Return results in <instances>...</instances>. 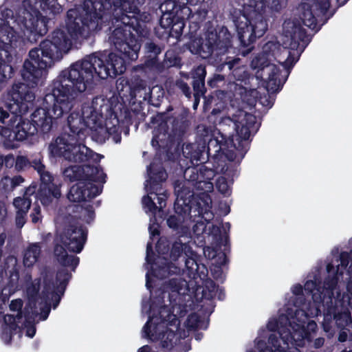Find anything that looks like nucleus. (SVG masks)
Listing matches in <instances>:
<instances>
[{
  "label": "nucleus",
  "mask_w": 352,
  "mask_h": 352,
  "mask_svg": "<svg viewBox=\"0 0 352 352\" xmlns=\"http://www.w3.org/2000/svg\"><path fill=\"white\" fill-rule=\"evenodd\" d=\"M120 1V5L116 3L111 13L110 26L113 25V19L117 22L120 21V25L113 30L109 38L120 55L107 50L98 51L71 65L79 72L80 76L91 90L94 88L95 79L116 78L125 72L127 65L138 58L142 40L133 34L132 30L139 37H146L149 32L146 24L151 19V15L140 11V7L146 0Z\"/></svg>",
  "instance_id": "nucleus-1"
},
{
  "label": "nucleus",
  "mask_w": 352,
  "mask_h": 352,
  "mask_svg": "<svg viewBox=\"0 0 352 352\" xmlns=\"http://www.w3.org/2000/svg\"><path fill=\"white\" fill-rule=\"evenodd\" d=\"M92 90L83 80L80 73L71 65L63 70L47 87L43 98L44 107L32 113L31 119L36 129V134L43 139L49 138L58 120L67 115L78 96H87Z\"/></svg>",
  "instance_id": "nucleus-2"
},
{
  "label": "nucleus",
  "mask_w": 352,
  "mask_h": 352,
  "mask_svg": "<svg viewBox=\"0 0 352 352\" xmlns=\"http://www.w3.org/2000/svg\"><path fill=\"white\" fill-rule=\"evenodd\" d=\"M72 46V42L62 29L54 30L52 34L41 42L38 47L32 49L21 70L25 85L32 89L42 82L47 69L62 59Z\"/></svg>",
  "instance_id": "nucleus-3"
},
{
  "label": "nucleus",
  "mask_w": 352,
  "mask_h": 352,
  "mask_svg": "<svg viewBox=\"0 0 352 352\" xmlns=\"http://www.w3.org/2000/svg\"><path fill=\"white\" fill-rule=\"evenodd\" d=\"M208 14L206 8H199L192 16L195 21L190 24L189 41L186 48L192 54L202 58H208L212 55L226 54L232 47V36L227 27L220 25L217 19H212L204 23L203 33L199 36L196 34L205 21Z\"/></svg>",
  "instance_id": "nucleus-4"
},
{
  "label": "nucleus",
  "mask_w": 352,
  "mask_h": 352,
  "mask_svg": "<svg viewBox=\"0 0 352 352\" xmlns=\"http://www.w3.org/2000/svg\"><path fill=\"white\" fill-rule=\"evenodd\" d=\"M91 116L85 119L83 113L74 111L67 118L70 133H62L49 145L50 154L54 157H63L69 162H85L95 154L83 143Z\"/></svg>",
  "instance_id": "nucleus-5"
},
{
  "label": "nucleus",
  "mask_w": 352,
  "mask_h": 352,
  "mask_svg": "<svg viewBox=\"0 0 352 352\" xmlns=\"http://www.w3.org/2000/svg\"><path fill=\"white\" fill-rule=\"evenodd\" d=\"M286 3L287 0H248L246 4L253 8V15L249 18L243 14L234 20L240 45L250 47L249 51L252 50L253 47L251 45L256 38L262 37L268 30L267 21L264 14L266 7L279 12Z\"/></svg>",
  "instance_id": "nucleus-6"
},
{
  "label": "nucleus",
  "mask_w": 352,
  "mask_h": 352,
  "mask_svg": "<svg viewBox=\"0 0 352 352\" xmlns=\"http://www.w3.org/2000/svg\"><path fill=\"white\" fill-rule=\"evenodd\" d=\"M151 123L157 124L153 131L151 145L159 149L182 140L190 122L184 114L170 116L168 112H161L151 118Z\"/></svg>",
  "instance_id": "nucleus-7"
},
{
  "label": "nucleus",
  "mask_w": 352,
  "mask_h": 352,
  "mask_svg": "<svg viewBox=\"0 0 352 352\" xmlns=\"http://www.w3.org/2000/svg\"><path fill=\"white\" fill-rule=\"evenodd\" d=\"M133 124L132 113L127 107H123L120 113L113 112L111 117L103 123L102 118L91 115V120L87 126V135L100 144L104 143L112 137L116 143L121 141L120 124L131 125Z\"/></svg>",
  "instance_id": "nucleus-8"
},
{
  "label": "nucleus",
  "mask_w": 352,
  "mask_h": 352,
  "mask_svg": "<svg viewBox=\"0 0 352 352\" xmlns=\"http://www.w3.org/2000/svg\"><path fill=\"white\" fill-rule=\"evenodd\" d=\"M205 140L206 154L208 159L212 160V167L207 170L209 175L206 179H210L216 174H225L228 169V162L234 161L236 154L232 148L233 138H227L219 131Z\"/></svg>",
  "instance_id": "nucleus-9"
},
{
  "label": "nucleus",
  "mask_w": 352,
  "mask_h": 352,
  "mask_svg": "<svg viewBox=\"0 0 352 352\" xmlns=\"http://www.w3.org/2000/svg\"><path fill=\"white\" fill-rule=\"evenodd\" d=\"M251 65L254 69H257V78L266 82L267 94L260 97V103L267 108H271L274 105L275 98L269 93L274 94L282 89L285 81V79L280 78L282 71L278 66L258 57L252 60Z\"/></svg>",
  "instance_id": "nucleus-10"
},
{
  "label": "nucleus",
  "mask_w": 352,
  "mask_h": 352,
  "mask_svg": "<svg viewBox=\"0 0 352 352\" xmlns=\"http://www.w3.org/2000/svg\"><path fill=\"white\" fill-rule=\"evenodd\" d=\"M10 102L0 107V123L6 124L16 118V111L26 113L33 104L35 94L28 85L19 83L13 85L10 93Z\"/></svg>",
  "instance_id": "nucleus-11"
},
{
  "label": "nucleus",
  "mask_w": 352,
  "mask_h": 352,
  "mask_svg": "<svg viewBox=\"0 0 352 352\" xmlns=\"http://www.w3.org/2000/svg\"><path fill=\"white\" fill-rule=\"evenodd\" d=\"M15 21L23 32L24 39L31 43H36L48 32L49 19L32 6L21 9Z\"/></svg>",
  "instance_id": "nucleus-12"
},
{
  "label": "nucleus",
  "mask_w": 352,
  "mask_h": 352,
  "mask_svg": "<svg viewBox=\"0 0 352 352\" xmlns=\"http://www.w3.org/2000/svg\"><path fill=\"white\" fill-rule=\"evenodd\" d=\"M29 166L36 170L40 177V186L38 189L37 197L44 206H50L56 199L61 196V183L47 170L41 158L30 161Z\"/></svg>",
  "instance_id": "nucleus-13"
},
{
  "label": "nucleus",
  "mask_w": 352,
  "mask_h": 352,
  "mask_svg": "<svg viewBox=\"0 0 352 352\" xmlns=\"http://www.w3.org/2000/svg\"><path fill=\"white\" fill-rule=\"evenodd\" d=\"M148 179L146 180L145 189L148 194L154 195L159 205L157 211L163 212V208L166 206L167 195L162 188L168 174L160 162H152L147 167Z\"/></svg>",
  "instance_id": "nucleus-14"
},
{
  "label": "nucleus",
  "mask_w": 352,
  "mask_h": 352,
  "mask_svg": "<svg viewBox=\"0 0 352 352\" xmlns=\"http://www.w3.org/2000/svg\"><path fill=\"white\" fill-rule=\"evenodd\" d=\"M162 311H160L162 327L159 331V340L161 347L170 351L180 340V336L177 332L179 327V320L176 315L168 311L166 317L163 318Z\"/></svg>",
  "instance_id": "nucleus-15"
},
{
  "label": "nucleus",
  "mask_w": 352,
  "mask_h": 352,
  "mask_svg": "<svg viewBox=\"0 0 352 352\" xmlns=\"http://www.w3.org/2000/svg\"><path fill=\"white\" fill-rule=\"evenodd\" d=\"M146 261L151 265L152 274L159 279H164L173 274H179L180 267L174 263H170L167 258L157 254L155 257L151 243L148 242L146 245Z\"/></svg>",
  "instance_id": "nucleus-16"
},
{
  "label": "nucleus",
  "mask_w": 352,
  "mask_h": 352,
  "mask_svg": "<svg viewBox=\"0 0 352 352\" xmlns=\"http://www.w3.org/2000/svg\"><path fill=\"white\" fill-rule=\"evenodd\" d=\"M330 6V0H311L302 3L300 18L305 26L314 30L317 28L318 18L324 16Z\"/></svg>",
  "instance_id": "nucleus-17"
},
{
  "label": "nucleus",
  "mask_w": 352,
  "mask_h": 352,
  "mask_svg": "<svg viewBox=\"0 0 352 352\" xmlns=\"http://www.w3.org/2000/svg\"><path fill=\"white\" fill-rule=\"evenodd\" d=\"M211 199L207 194H202L201 195L197 196L195 198L188 200V202L182 206L184 212L183 213L187 221H196V219L200 218L208 221L205 215H208L209 218H212L213 214L210 212L211 209Z\"/></svg>",
  "instance_id": "nucleus-18"
},
{
  "label": "nucleus",
  "mask_w": 352,
  "mask_h": 352,
  "mask_svg": "<svg viewBox=\"0 0 352 352\" xmlns=\"http://www.w3.org/2000/svg\"><path fill=\"white\" fill-rule=\"evenodd\" d=\"M155 249L157 254L167 258L170 263L177 261L183 253L186 256L188 253H192L191 247L188 243H182L180 239L171 242L166 237L160 238Z\"/></svg>",
  "instance_id": "nucleus-19"
},
{
  "label": "nucleus",
  "mask_w": 352,
  "mask_h": 352,
  "mask_svg": "<svg viewBox=\"0 0 352 352\" xmlns=\"http://www.w3.org/2000/svg\"><path fill=\"white\" fill-rule=\"evenodd\" d=\"M332 320L338 329H345L352 327V318L349 310L344 307H338L332 304H327V308L324 309V330L329 331L330 323Z\"/></svg>",
  "instance_id": "nucleus-20"
},
{
  "label": "nucleus",
  "mask_w": 352,
  "mask_h": 352,
  "mask_svg": "<svg viewBox=\"0 0 352 352\" xmlns=\"http://www.w3.org/2000/svg\"><path fill=\"white\" fill-rule=\"evenodd\" d=\"M103 186H98L91 182H78L73 185L67 194V199L71 202H81L91 199L99 195L102 191Z\"/></svg>",
  "instance_id": "nucleus-21"
},
{
  "label": "nucleus",
  "mask_w": 352,
  "mask_h": 352,
  "mask_svg": "<svg viewBox=\"0 0 352 352\" xmlns=\"http://www.w3.org/2000/svg\"><path fill=\"white\" fill-rule=\"evenodd\" d=\"M164 47L152 41L144 44V62L141 65L142 68L151 72L161 73L164 70V63L160 61L158 56L162 53Z\"/></svg>",
  "instance_id": "nucleus-22"
},
{
  "label": "nucleus",
  "mask_w": 352,
  "mask_h": 352,
  "mask_svg": "<svg viewBox=\"0 0 352 352\" xmlns=\"http://www.w3.org/2000/svg\"><path fill=\"white\" fill-rule=\"evenodd\" d=\"M188 12L178 14L167 21L168 25L159 24V27L155 28L157 36L160 38H168L169 37L179 38L182 35L185 27V19Z\"/></svg>",
  "instance_id": "nucleus-23"
},
{
  "label": "nucleus",
  "mask_w": 352,
  "mask_h": 352,
  "mask_svg": "<svg viewBox=\"0 0 352 352\" xmlns=\"http://www.w3.org/2000/svg\"><path fill=\"white\" fill-rule=\"evenodd\" d=\"M226 76L220 74H212L208 77L207 80V86L210 89H215L208 96H204V106L214 104L217 105L219 100H222L226 96V91L221 90V88L226 85Z\"/></svg>",
  "instance_id": "nucleus-24"
},
{
  "label": "nucleus",
  "mask_w": 352,
  "mask_h": 352,
  "mask_svg": "<svg viewBox=\"0 0 352 352\" xmlns=\"http://www.w3.org/2000/svg\"><path fill=\"white\" fill-rule=\"evenodd\" d=\"M327 272L329 275L321 284L322 294L324 296V304H332L333 291L338 285L339 277L343 275L344 272L340 271L339 265L335 272L334 265L331 263L327 265Z\"/></svg>",
  "instance_id": "nucleus-25"
},
{
  "label": "nucleus",
  "mask_w": 352,
  "mask_h": 352,
  "mask_svg": "<svg viewBox=\"0 0 352 352\" xmlns=\"http://www.w3.org/2000/svg\"><path fill=\"white\" fill-rule=\"evenodd\" d=\"M207 72L205 66L199 65L194 68L190 72L192 78V86L193 89L194 105H197L200 98L206 96L207 87L206 86V77Z\"/></svg>",
  "instance_id": "nucleus-26"
},
{
  "label": "nucleus",
  "mask_w": 352,
  "mask_h": 352,
  "mask_svg": "<svg viewBox=\"0 0 352 352\" xmlns=\"http://www.w3.org/2000/svg\"><path fill=\"white\" fill-rule=\"evenodd\" d=\"M162 14L159 20V24L167 25V21L171 20L175 16L189 12L190 8L185 6L181 0H165L160 6Z\"/></svg>",
  "instance_id": "nucleus-27"
},
{
  "label": "nucleus",
  "mask_w": 352,
  "mask_h": 352,
  "mask_svg": "<svg viewBox=\"0 0 352 352\" xmlns=\"http://www.w3.org/2000/svg\"><path fill=\"white\" fill-rule=\"evenodd\" d=\"M22 114L16 111V118L13 123L14 130L13 139L17 141H23L36 134V129L34 126L32 120L24 119Z\"/></svg>",
  "instance_id": "nucleus-28"
},
{
  "label": "nucleus",
  "mask_w": 352,
  "mask_h": 352,
  "mask_svg": "<svg viewBox=\"0 0 352 352\" xmlns=\"http://www.w3.org/2000/svg\"><path fill=\"white\" fill-rule=\"evenodd\" d=\"M311 41L307 31L301 25H294L289 39V44L286 47L302 52ZM287 45L286 43H285Z\"/></svg>",
  "instance_id": "nucleus-29"
},
{
  "label": "nucleus",
  "mask_w": 352,
  "mask_h": 352,
  "mask_svg": "<svg viewBox=\"0 0 352 352\" xmlns=\"http://www.w3.org/2000/svg\"><path fill=\"white\" fill-rule=\"evenodd\" d=\"M174 190L176 195V199L174 204L175 212H184L182 206L185 205L188 200L197 197L193 190L184 183L176 181L174 183Z\"/></svg>",
  "instance_id": "nucleus-30"
},
{
  "label": "nucleus",
  "mask_w": 352,
  "mask_h": 352,
  "mask_svg": "<svg viewBox=\"0 0 352 352\" xmlns=\"http://www.w3.org/2000/svg\"><path fill=\"white\" fill-rule=\"evenodd\" d=\"M252 133L254 132L252 131L248 126L239 122V124L236 125V135L235 137H229L230 138H233L234 146L232 148L234 151L239 152L242 157H244L248 151L247 141L249 140Z\"/></svg>",
  "instance_id": "nucleus-31"
},
{
  "label": "nucleus",
  "mask_w": 352,
  "mask_h": 352,
  "mask_svg": "<svg viewBox=\"0 0 352 352\" xmlns=\"http://www.w3.org/2000/svg\"><path fill=\"white\" fill-rule=\"evenodd\" d=\"M56 285L57 283L55 284L52 278H44L42 296L46 303H47V302H52L53 309H56L58 307L60 302L61 297L63 296V294H60L56 289Z\"/></svg>",
  "instance_id": "nucleus-32"
},
{
  "label": "nucleus",
  "mask_w": 352,
  "mask_h": 352,
  "mask_svg": "<svg viewBox=\"0 0 352 352\" xmlns=\"http://www.w3.org/2000/svg\"><path fill=\"white\" fill-rule=\"evenodd\" d=\"M321 278L315 275L314 280H308L304 285V291L308 297H311L316 304H322L324 306V296L322 294Z\"/></svg>",
  "instance_id": "nucleus-33"
},
{
  "label": "nucleus",
  "mask_w": 352,
  "mask_h": 352,
  "mask_svg": "<svg viewBox=\"0 0 352 352\" xmlns=\"http://www.w3.org/2000/svg\"><path fill=\"white\" fill-rule=\"evenodd\" d=\"M82 182H91L92 184L98 182L102 184L106 182L107 175L99 165L85 164L82 166Z\"/></svg>",
  "instance_id": "nucleus-34"
},
{
  "label": "nucleus",
  "mask_w": 352,
  "mask_h": 352,
  "mask_svg": "<svg viewBox=\"0 0 352 352\" xmlns=\"http://www.w3.org/2000/svg\"><path fill=\"white\" fill-rule=\"evenodd\" d=\"M241 59L234 58L226 61L222 65H226L234 78L237 81L243 82L249 78L250 74L244 65H240Z\"/></svg>",
  "instance_id": "nucleus-35"
},
{
  "label": "nucleus",
  "mask_w": 352,
  "mask_h": 352,
  "mask_svg": "<svg viewBox=\"0 0 352 352\" xmlns=\"http://www.w3.org/2000/svg\"><path fill=\"white\" fill-rule=\"evenodd\" d=\"M164 287L170 292V297H173V294L184 296L190 290L188 282L181 277L170 278L164 283Z\"/></svg>",
  "instance_id": "nucleus-36"
},
{
  "label": "nucleus",
  "mask_w": 352,
  "mask_h": 352,
  "mask_svg": "<svg viewBox=\"0 0 352 352\" xmlns=\"http://www.w3.org/2000/svg\"><path fill=\"white\" fill-rule=\"evenodd\" d=\"M206 234L212 236L215 240L217 245L219 247L224 246V251L230 252V237L229 234L225 231L224 234H221V228L217 225H207Z\"/></svg>",
  "instance_id": "nucleus-37"
},
{
  "label": "nucleus",
  "mask_w": 352,
  "mask_h": 352,
  "mask_svg": "<svg viewBox=\"0 0 352 352\" xmlns=\"http://www.w3.org/2000/svg\"><path fill=\"white\" fill-rule=\"evenodd\" d=\"M185 267L188 276L191 278H203L207 275L208 270L205 265L199 263L196 259L188 257L185 259Z\"/></svg>",
  "instance_id": "nucleus-38"
},
{
  "label": "nucleus",
  "mask_w": 352,
  "mask_h": 352,
  "mask_svg": "<svg viewBox=\"0 0 352 352\" xmlns=\"http://www.w3.org/2000/svg\"><path fill=\"white\" fill-rule=\"evenodd\" d=\"M206 142L204 140L203 145L199 144H188L183 147V155L190 160L201 161L206 153Z\"/></svg>",
  "instance_id": "nucleus-39"
},
{
  "label": "nucleus",
  "mask_w": 352,
  "mask_h": 352,
  "mask_svg": "<svg viewBox=\"0 0 352 352\" xmlns=\"http://www.w3.org/2000/svg\"><path fill=\"white\" fill-rule=\"evenodd\" d=\"M281 338L284 344L287 345V349H285L284 347L281 346L279 337L276 334H270L267 340L270 346L266 347L265 349L261 351V352H300L296 347H289L286 340L283 338Z\"/></svg>",
  "instance_id": "nucleus-40"
},
{
  "label": "nucleus",
  "mask_w": 352,
  "mask_h": 352,
  "mask_svg": "<svg viewBox=\"0 0 352 352\" xmlns=\"http://www.w3.org/2000/svg\"><path fill=\"white\" fill-rule=\"evenodd\" d=\"M41 254V248L38 243L28 245L23 255V265L26 267H32L38 261Z\"/></svg>",
  "instance_id": "nucleus-41"
},
{
  "label": "nucleus",
  "mask_w": 352,
  "mask_h": 352,
  "mask_svg": "<svg viewBox=\"0 0 352 352\" xmlns=\"http://www.w3.org/2000/svg\"><path fill=\"white\" fill-rule=\"evenodd\" d=\"M22 318V311H19L15 316L11 314L5 315L3 321L4 323L9 327V332L4 331L3 335L8 339L9 343L11 342L13 335L16 333V330L19 328L18 323L21 322Z\"/></svg>",
  "instance_id": "nucleus-42"
},
{
  "label": "nucleus",
  "mask_w": 352,
  "mask_h": 352,
  "mask_svg": "<svg viewBox=\"0 0 352 352\" xmlns=\"http://www.w3.org/2000/svg\"><path fill=\"white\" fill-rule=\"evenodd\" d=\"M60 242L67 248V250L71 252L80 253L86 243L85 236L79 238H67L66 236H60Z\"/></svg>",
  "instance_id": "nucleus-43"
},
{
  "label": "nucleus",
  "mask_w": 352,
  "mask_h": 352,
  "mask_svg": "<svg viewBox=\"0 0 352 352\" xmlns=\"http://www.w3.org/2000/svg\"><path fill=\"white\" fill-rule=\"evenodd\" d=\"M65 181L73 182L78 181L82 182L83 168L78 165H71L65 168L63 171Z\"/></svg>",
  "instance_id": "nucleus-44"
},
{
  "label": "nucleus",
  "mask_w": 352,
  "mask_h": 352,
  "mask_svg": "<svg viewBox=\"0 0 352 352\" xmlns=\"http://www.w3.org/2000/svg\"><path fill=\"white\" fill-rule=\"evenodd\" d=\"M72 276V273L66 268L63 267L58 270L56 275V289L60 294H64Z\"/></svg>",
  "instance_id": "nucleus-45"
},
{
  "label": "nucleus",
  "mask_w": 352,
  "mask_h": 352,
  "mask_svg": "<svg viewBox=\"0 0 352 352\" xmlns=\"http://www.w3.org/2000/svg\"><path fill=\"white\" fill-rule=\"evenodd\" d=\"M60 236H66L67 238H79L85 236L87 238V229L82 226L70 224Z\"/></svg>",
  "instance_id": "nucleus-46"
},
{
  "label": "nucleus",
  "mask_w": 352,
  "mask_h": 352,
  "mask_svg": "<svg viewBox=\"0 0 352 352\" xmlns=\"http://www.w3.org/2000/svg\"><path fill=\"white\" fill-rule=\"evenodd\" d=\"M14 37V30L9 22L0 18V39L3 43H12Z\"/></svg>",
  "instance_id": "nucleus-47"
},
{
  "label": "nucleus",
  "mask_w": 352,
  "mask_h": 352,
  "mask_svg": "<svg viewBox=\"0 0 352 352\" xmlns=\"http://www.w3.org/2000/svg\"><path fill=\"white\" fill-rule=\"evenodd\" d=\"M162 63H164V68L166 67L181 68L183 65L181 57L173 50L166 52L164 61Z\"/></svg>",
  "instance_id": "nucleus-48"
},
{
  "label": "nucleus",
  "mask_w": 352,
  "mask_h": 352,
  "mask_svg": "<svg viewBox=\"0 0 352 352\" xmlns=\"http://www.w3.org/2000/svg\"><path fill=\"white\" fill-rule=\"evenodd\" d=\"M187 221L183 213H176L168 216L166 219V224L169 228L178 231L182 228V224Z\"/></svg>",
  "instance_id": "nucleus-49"
},
{
  "label": "nucleus",
  "mask_w": 352,
  "mask_h": 352,
  "mask_svg": "<svg viewBox=\"0 0 352 352\" xmlns=\"http://www.w3.org/2000/svg\"><path fill=\"white\" fill-rule=\"evenodd\" d=\"M151 318L146 322L143 327V332L145 334V337L149 338L153 341L159 340V331L162 327V322L154 325L153 329L150 324Z\"/></svg>",
  "instance_id": "nucleus-50"
},
{
  "label": "nucleus",
  "mask_w": 352,
  "mask_h": 352,
  "mask_svg": "<svg viewBox=\"0 0 352 352\" xmlns=\"http://www.w3.org/2000/svg\"><path fill=\"white\" fill-rule=\"evenodd\" d=\"M14 73L12 66L7 63L0 56V83L10 78Z\"/></svg>",
  "instance_id": "nucleus-51"
},
{
  "label": "nucleus",
  "mask_w": 352,
  "mask_h": 352,
  "mask_svg": "<svg viewBox=\"0 0 352 352\" xmlns=\"http://www.w3.org/2000/svg\"><path fill=\"white\" fill-rule=\"evenodd\" d=\"M58 262L63 267H69L72 271L75 272L76 267L79 265L80 258L75 255H65L63 257L58 258Z\"/></svg>",
  "instance_id": "nucleus-52"
},
{
  "label": "nucleus",
  "mask_w": 352,
  "mask_h": 352,
  "mask_svg": "<svg viewBox=\"0 0 352 352\" xmlns=\"http://www.w3.org/2000/svg\"><path fill=\"white\" fill-rule=\"evenodd\" d=\"M14 120L8 122L6 126L0 125V135L5 139L6 141L12 142L15 139H13L14 136Z\"/></svg>",
  "instance_id": "nucleus-53"
},
{
  "label": "nucleus",
  "mask_w": 352,
  "mask_h": 352,
  "mask_svg": "<svg viewBox=\"0 0 352 352\" xmlns=\"http://www.w3.org/2000/svg\"><path fill=\"white\" fill-rule=\"evenodd\" d=\"M32 204L31 198H25L24 197H17L14 199L13 205L16 208V211L28 212Z\"/></svg>",
  "instance_id": "nucleus-54"
},
{
  "label": "nucleus",
  "mask_w": 352,
  "mask_h": 352,
  "mask_svg": "<svg viewBox=\"0 0 352 352\" xmlns=\"http://www.w3.org/2000/svg\"><path fill=\"white\" fill-rule=\"evenodd\" d=\"M173 87L175 89L182 93L187 98H191V89L188 84L184 80L181 78L176 79L173 83Z\"/></svg>",
  "instance_id": "nucleus-55"
},
{
  "label": "nucleus",
  "mask_w": 352,
  "mask_h": 352,
  "mask_svg": "<svg viewBox=\"0 0 352 352\" xmlns=\"http://www.w3.org/2000/svg\"><path fill=\"white\" fill-rule=\"evenodd\" d=\"M148 193V195H144L142 197V202L143 205V208H144L146 212H151L153 214H155L157 213L158 207L156 203L154 202L153 198H152Z\"/></svg>",
  "instance_id": "nucleus-56"
},
{
  "label": "nucleus",
  "mask_w": 352,
  "mask_h": 352,
  "mask_svg": "<svg viewBox=\"0 0 352 352\" xmlns=\"http://www.w3.org/2000/svg\"><path fill=\"white\" fill-rule=\"evenodd\" d=\"M81 212H83V214L80 216V219H82L86 223H90L95 218V212L94 207L91 204H86L85 206H81L80 207Z\"/></svg>",
  "instance_id": "nucleus-57"
},
{
  "label": "nucleus",
  "mask_w": 352,
  "mask_h": 352,
  "mask_svg": "<svg viewBox=\"0 0 352 352\" xmlns=\"http://www.w3.org/2000/svg\"><path fill=\"white\" fill-rule=\"evenodd\" d=\"M240 122L248 126V127L254 133H256L258 130L256 118L251 113H245L244 118Z\"/></svg>",
  "instance_id": "nucleus-58"
},
{
  "label": "nucleus",
  "mask_w": 352,
  "mask_h": 352,
  "mask_svg": "<svg viewBox=\"0 0 352 352\" xmlns=\"http://www.w3.org/2000/svg\"><path fill=\"white\" fill-rule=\"evenodd\" d=\"M36 307H31V311L28 308H25L23 311V317L25 318L24 325L34 324L35 318L38 316L37 311L35 310Z\"/></svg>",
  "instance_id": "nucleus-59"
},
{
  "label": "nucleus",
  "mask_w": 352,
  "mask_h": 352,
  "mask_svg": "<svg viewBox=\"0 0 352 352\" xmlns=\"http://www.w3.org/2000/svg\"><path fill=\"white\" fill-rule=\"evenodd\" d=\"M191 171V175L189 176L188 181L195 183V184H198L202 182V179H204V176L202 175L201 170L200 171V175L198 174L197 170L195 168H192L191 169L188 168L184 173V176L186 177L188 172Z\"/></svg>",
  "instance_id": "nucleus-60"
},
{
  "label": "nucleus",
  "mask_w": 352,
  "mask_h": 352,
  "mask_svg": "<svg viewBox=\"0 0 352 352\" xmlns=\"http://www.w3.org/2000/svg\"><path fill=\"white\" fill-rule=\"evenodd\" d=\"M29 164L30 160L25 156L19 155L15 159L14 168L17 171H21L29 166Z\"/></svg>",
  "instance_id": "nucleus-61"
},
{
  "label": "nucleus",
  "mask_w": 352,
  "mask_h": 352,
  "mask_svg": "<svg viewBox=\"0 0 352 352\" xmlns=\"http://www.w3.org/2000/svg\"><path fill=\"white\" fill-rule=\"evenodd\" d=\"M216 187L221 194L224 195L229 194V186L225 177H221L217 179L216 182Z\"/></svg>",
  "instance_id": "nucleus-62"
},
{
  "label": "nucleus",
  "mask_w": 352,
  "mask_h": 352,
  "mask_svg": "<svg viewBox=\"0 0 352 352\" xmlns=\"http://www.w3.org/2000/svg\"><path fill=\"white\" fill-rule=\"evenodd\" d=\"M200 318L198 314L193 313L188 316L186 322L189 329H195L199 327Z\"/></svg>",
  "instance_id": "nucleus-63"
},
{
  "label": "nucleus",
  "mask_w": 352,
  "mask_h": 352,
  "mask_svg": "<svg viewBox=\"0 0 352 352\" xmlns=\"http://www.w3.org/2000/svg\"><path fill=\"white\" fill-rule=\"evenodd\" d=\"M196 223L192 227V231L195 234L199 236L201 234H204L206 233L207 231V225L205 224L203 221H199V219H196L195 221Z\"/></svg>",
  "instance_id": "nucleus-64"
}]
</instances>
